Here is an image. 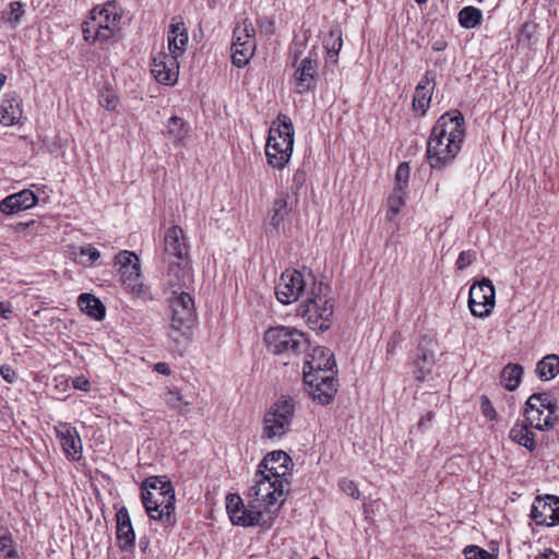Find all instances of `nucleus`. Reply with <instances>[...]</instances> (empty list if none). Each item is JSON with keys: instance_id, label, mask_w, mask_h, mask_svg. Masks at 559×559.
Masks as SVG:
<instances>
[{"instance_id": "nucleus-31", "label": "nucleus", "mask_w": 559, "mask_h": 559, "mask_svg": "<svg viewBox=\"0 0 559 559\" xmlns=\"http://www.w3.org/2000/svg\"><path fill=\"white\" fill-rule=\"evenodd\" d=\"M527 421H516L510 429L509 437L515 443L526 448L530 451H534L536 442L534 433L530 429Z\"/></svg>"}, {"instance_id": "nucleus-28", "label": "nucleus", "mask_w": 559, "mask_h": 559, "mask_svg": "<svg viewBox=\"0 0 559 559\" xmlns=\"http://www.w3.org/2000/svg\"><path fill=\"white\" fill-rule=\"evenodd\" d=\"M22 100L15 92L4 95L0 104V123L13 126L22 118Z\"/></svg>"}, {"instance_id": "nucleus-18", "label": "nucleus", "mask_w": 559, "mask_h": 559, "mask_svg": "<svg viewBox=\"0 0 559 559\" xmlns=\"http://www.w3.org/2000/svg\"><path fill=\"white\" fill-rule=\"evenodd\" d=\"M166 283L171 294L185 292L193 284L190 260H169Z\"/></svg>"}, {"instance_id": "nucleus-5", "label": "nucleus", "mask_w": 559, "mask_h": 559, "mask_svg": "<svg viewBox=\"0 0 559 559\" xmlns=\"http://www.w3.org/2000/svg\"><path fill=\"white\" fill-rule=\"evenodd\" d=\"M333 298L330 287L319 282L308 294V297L300 301L298 314H300L312 330L325 331L330 328L333 317Z\"/></svg>"}, {"instance_id": "nucleus-60", "label": "nucleus", "mask_w": 559, "mask_h": 559, "mask_svg": "<svg viewBox=\"0 0 559 559\" xmlns=\"http://www.w3.org/2000/svg\"><path fill=\"white\" fill-rule=\"evenodd\" d=\"M443 47H444V45H443V44H441V43H436V45L433 46V49H435V50H441V49H443Z\"/></svg>"}, {"instance_id": "nucleus-33", "label": "nucleus", "mask_w": 559, "mask_h": 559, "mask_svg": "<svg viewBox=\"0 0 559 559\" xmlns=\"http://www.w3.org/2000/svg\"><path fill=\"white\" fill-rule=\"evenodd\" d=\"M536 374L542 381H549L559 373V356L549 354L536 365Z\"/></svg>"}, {"instance_id": "nucleus-55", "label": "nucleus", "mask_w": 559, "mask_h": 559, "mask_svg": "<svg viewBox=\"0 0 559 559\" xmlns=\"http://www.w3.org/2000/svg\"><path fill=\"white\" fill-rule=\"evenodd\" d=\"M154 370L160 374L169 376L170 368L166 362H157L154 365Z\"/></svg>"}, {"instance_id": "nucleus-47", "label": "nucleus", "mask_w": 559, "mask_h": 559, "mask_svg": "<svg viewBox=\"0 0 559 559\" xmlns=\"http://www.w3.org/2000/svg\"><path fill=\"white\" fill-rule=\"evenodd\" d=\"M80 255L87 257L86 264L93 265L100 258V252L92 245H87L80 248Z\"/></svg>"}, {"instance_id": "nucleus-7", "label": "nucleus", "mask_w": 559, "mask_h": 559, "mask_svg": "<svg viewBox=\"0 0 559 559\" xmlns=\"http://www.w3.org/2000/svg\"><path fill=\"white\" fill-rule=\"evenodd\" d=\"M316 285H319V282L311 273L302 274L297 270H286L276 283L275 295L281 304L289 305L306 299Z\"/></svg>"}, {"instance_id": "nucleus-12", "label": "nucleus", "mask_w": 559, "mask_h": 559, "mask_svg": "<svg viewBox=\"0 0 559 559\" xmlns=\"http://www.w3.org/2000/svg\"><path fill=\"white\" fill-rule=\"evenodd\" d=\"M496 302V292L492 282L484 277L479 282H475L468 294V308L473 316L478 318L488 317Z\"/></svg>"}, {"instance_id": "nucleus-13", "label": "nucleus", "mask_w": 559, "mask_h": 559, "mask_svg": "<svg viewBox=\"0 0 559 559\" xmlns=\"http://www.w3.org/2000/svg\"><path fill=\"white\" fill-rule=\"evenodd\" d=\"M288 486L282 481H275V479L269 476L255 473L254 485L249 488L248 497L252 500L251 502H264L269 508L274 506L284 496L285 487Z\"/></svg>"}, {"instance_id": "nucleus-4", "label": "nucleus", "mask_w": 559, "mask_h": 559, "mask_svg": "<svg viewBox=\"0 0 559 559\" xmlns=\"http://www.w3.org/2000/svg\"><path fill=\"white\" fill-rule=\"evenodd\" d=\"M294 124L286 115H278L272 122L265 144L267 163L283 169L290 160L294 148Z\"/></svg>"}, {"instance_id": "nucleus-9", "label": "nucleus", "mask_w": 559, "mask_h": 559, "mask_svg": "<svg viewBox=\"0 0 559 559\" xmlns=\"http://www.w3.org/2000/svg\"><path fill=\"white\" fill-rule=\"evenodd\" d=\"M171 295L169 298L171 318L168 335L177 342V336L187 337L189 335L195 323L197 312L194 300L189 293L180 292Z\"/></svg>"}, {"instance_id": "nucleus-19", "label": "nucleus", "mask_w": 559, "mask_h": 559, "mask_svg": "<svg viewBox=\"0 0 559 559\" xmlns=\"http://www.w3.org/2000/svg\"><path fill=\"white\" fill-rule=\"evenodd\" d=\"M175 53L158 52L152 60L151 72L157 82L174 85L178 80L179 63Z\"/></svg>"}, {"instance_id": "nucleus-24", "label": "nucleus", "mask_w": 559, "mask_h": 559, "mask_svg": "<svg viewBox=\"0 0 559 559\" xmlns=\"http://www.w3.org/2000/svg\"><path fill=\"white\" fill-rule=\"evenodd\" d=\"M335 367L336 362L333 353L326 347L317 346L307 355L304 362L302 373L305 371H312L316 373L335 372Z\"/></svg>"}, {"instance_id": "nucleus-10", "label": "nucleus", "mask_w": 559, "mask_h": 559, "mask_svg": "<svg viewBox=\"0 0 559 559\" xmlns=\"http://www.w3.org/2000/svg\"><path fill=\"white\" fill-rule=\"evenodd\" d=\"M525 421L537 430L552 429L559 421L557 404L548 393L532 394L524 408Z\"/></svg>"}, {"instance_id": "nucleus-49", "label": "nucleus", "mask_w": 559, "mask_h": 559, "mask_svg": "<svg viewBox=\"0 0 559 559\" xmlns=\"http://www.w3.org/2000/svg\"><path fill=\"white\" fill-rule=\"evenodd\" d=\"M474 260H475V252H473L471 250H466V251H462L459 254L455 264L459 270H463V269L467 267L468 265H471Z\"/></svg>"}, {"instance_id": "nucleus-15", "label": "nucleus", "mask_w": 559, "mask_h": 559, "mask_svg": "<svg viewBox=\"0 0 559 559\" xmlns=\"http://www.w3.org/2000/svg\"><path fill=\"white\" fill-rule=\"evenodd\" d=\"M335 372L316 373L312 371L304 372V381L308 386L309 394L320 404H329L334 397L337 389L334 379Z\"/></svg>"}, {"instance_id": "nucleus-3", "label": "nucleus", "mask_w": 559, "mask_h": 559, "mask_svg": "<svg viewBox=\"0 0 559 559\" xmlns=\"http://www.w3.org/2000/svg\"><path fill=\"white\" fill-rule=\"evenodd\" d=\"M121 11L115 1H107L102 7L91 10L88 19L82 24L86 41H108L120 31Z\"/></svg>"}, {"instance_id": "nucleus-42", "label": "nucleus", "mask_w": 559, "mask_h": 559, "mask_svg": "<svg viewBox=\"0 0 559 559\" xmlns=\"http://www.w3.org/2000/svg\"><path fill=\"white\" fill-rule=\"evenodd\" d=\"M306 46H307V36L304 35L302 38H300L299 36H296L290 48H289V53H290V57L293 58L294 62H299L300 59H301V56L306 49Z\"/></svg>"}, {"instance_id": "nucleus-39", "label": "nucleus", "mask_w": 559, "mask_h": 559, "mask_svg": "<svg viewBox=\"0 0 559 559\" xmlns=\"http://www.w3.org/2000/svg\"><path fill=\"white\" fill-rule=\"evenodd\" d=\"M343 45L342 34L338 29H332L324 40V47L330 57L337 56Z\"/></svg>"}, {"instance_id": "nucleus-45", "label": "nucleus", "mask_w": 559, "mask_h": 559, "mask_svg": "<svg viewBox=\"0 0 559 559\" xmlns=\"http://www.w3.org/2000/svg\"><path fill=\"white\" fill-rule=\"evenodd\" d=\"M464 555L466 559H495L493 555L475 545L467 546Z\"/></svg>"}, {"instance_id": "nucleus-25", "label": "nucleus", "mask_w": 559, "mask_h": 559, "mask_svg": "<svg viewBox=\"0 0 559 559\" xmlns=\"http://www.w3.org/2000/svg\"><path fill=\"white\" fill-rule=\"evenodd\" d=\"M37 202V195L32 190L24 189L1 200L0 211L3 214L12 215L35 206Z\"/></svg>"}, {"instance_id": "nucleus-32", "label": "nucleus", "mask_w": 559, "mask_h": 559, "mask_svg": "<svg viewBox=\"0 0 559 559\" xmlns=\"http://www.w3.org/2000/svg\"><path fill=\"white\" fill-rule=\"evenodd\" d=\"M78 306L83 312L95 320H103L105 318L106 308L94 295L81 294L78 298Z\"/></svg>"}, {"instance_id": "nucleus-48", "label": "nucleus", "mask_w": 559, "mask_h": 559, "mask_svg": "<svg viewBox=\"0 0 559 559\" xmlns=\"http://www.w3.org/2000/svg\"><path fill=\"white\" fill-rule=\"evenodd\" d=\"M24 10L21 2L14 1L10 3V12L8 15V22L11 24H15L20 21L21 16L23 15Z\"/></svg>"}, {"instance_id": "nucleus-35", "label": "nucleus", "mask_w": 559, "mask_h": 559, "mask_svg": "<svg viewBox=\"0 0 559 559\" xmlns=\"http://www.w3.org/2000/svg\"><path fill=\"white\" fill-rule=\"evenodd\" d=\"M188 127L181 118L177 116L169 118L166 127V134L175 145H181L183 143V140L188 135Z\"/></svg>"}, {"instance_id": "nucleus-34", "label": "nucleus", "mask_w": 559, "mask_h": 559, "mask_svg": "<svg viewBox=\"0 0 559 559\" xmlns=\"http://www.w3.org/2000/svg\"><path fill=\"white\" fill-rule=\"evenodd\" d=\"M523 376V367L519 364H508L501 371V384L508 391H514L519 388Z\"/></svg>"}, {"instance_id": "nucleus-20", "label": "nucleus", "mask_w": 559, "mask_h": 559, "mask_svg": "<svg viewBox=\"0 0 559 559\" xmlns=\"http://www.w3.org/2000/svg\"><path fill=\"white\" fill-rule=\"evenodd\" d=\"M56 436L68 460L79 461L82 457V440L74 427L68 423L55 426Z\"/></svg>"}, {"instance_id": "nucleus-56", "label": "nucleus", "mask_w": 559, "mask_h": 559, "mask_svg": "<svg viewBox=\"0 0 559 559\" xmlns=\"http://www.w3.org/2000/svg\"><path fill=\"white\" fill-rule=\"evenodd\" d=\"M536 559H559V556L555 551L548 550L544 554L538 555Z\"/></svg>"}, {"instance_id": "nucleus-52", "label": "nucleus", "mask_w": 559, "mask_h": 559, "mask_svg": "<svg viewBox=\"0 0 559 559\" xmlns=\"http://www.w3.org/2000/svg\"><path fill=\"white\" fill-rule=\"evenodd\" d=\"M307 174L304 169H297L293 175V189L298 191L306 182Z\"/></svg>"}, {"instance_id": "nucleus-1", "label": "nucleus", "mask_w": 559, "mask_h": 559, "mask_svg": "<svg viewBox=\"0 0 559 559\" xmlns=\"http://www.w3.org/2000/svg\"><path fill=\"white\" fill-rule=\"evenodd\" d=\"M465 138L464 117L459 110L443 114L431 129L427 143V158L431 168L452 164Z\"/></svg>"}, {"instance_id": "nucleus-43", "label": "nucleus", "mask_w": 559, "mask_h": 559, "mask_svg": "<svg viewBox=\"0 0 559 559\" xmlns=\"http://www.w3.org/2000/svg\"><path fill=\"white\" fill-rule=\"evenodd\" d=\"M165 402L174 409L181 411L183 405H189V402L183 401L182 395L176 390H168L165 394Z\"/></svg>"}, {"instance_id": "nucleus-51", "label": "nucleus", "mask_w": 559, "mask_h": 559, "mask_svg": "<svg viewBox=\"0 0 559 559\" xmlns=\"http://www.w3.org/2000/svg\"><path fill=\"white\" fill-rule=\"evenodd\" d=\"M0 374L8 383H14L17 379L15 370L9 365H3L0 367Z\"/></svg>"}, {"instance_id": "nucleus-11", "label": "nucleus", "mask_w": 559, "mask_h": 559, "mask_svg": "<svg viewBox=\"0 0 559 559\" xmlns=\"http://www.w3.org/2000/svg\"><path fill=\"white\" fill-rule=\"evenodd\" d=\"M255 29L253 24L245 19L236 25L231 41V61L237 68L245 67L254 55Z\"/></svg>"}, {"instance_id": "nucleus-23", "label": "nucleus", "mask_w": 559, "mask_h": 559, "mask_svg": "<svg viewBox=\"0 0 559 559\" xmlns=\"http://www.w3.org/2000/svg\"><path fill=\"white\" fill-rule=\"evenodd\" d=\"M164 252L171 260H190L189 245L185 231L179 226L169 227L164 236Z\"/></svg>"}, {"instance_id": "nucleus-59", "label": "nucleus", "mask_w": 559, "mask_h": 559, "mask_svg": "<svg viewBox=\"0 0 559 559\" xmlns=\"http://www.w3.org/2000/svg\"><path fill=\"white\" fill-rule=\"evenodd\" d=\"M0 543L2 545V547H7L9 543H11V539L9 537H2L0 538Z\"/></svg>"}, {"instance_id": "nucleus-2", "label": "nucleus", "mask_w": 559, "mask_h": 559, "mask_svg": "<svg viewBox=\"0 0 559 559\" xmlns=\"http://www.w3.org/2000/svg\"><path fill=\"white\" fill-rule=\"evenodd\" d=\"M142 503L152 520H157L165 526H174L177 522L175 514V490L165 476L147 477L141 486Z\"/></svg>"}, {"instance_id": "nucleus-58", "label": "nucleus", "mask_w": 559, "mask_h": 559, "mask_svg": "<svg viewBox=\"0 0 559 559\" xmlns=\"http://www.w3.org/2000/svg\"><path fill=\"white\" fill-rule=\"evenodd\" d=\"M435 414L429 412L426 416L421 417L418 425L424 426L426 421H430L433 418Z\"/></svg>"}, {"instance_id": "nucleus-46", "label": "nucleus", "mask_w": 559, "mask_h": 559, "mask_svg": "<svg viewBox=\"0 0 559 559\" xmlns=\"http://www.w3.org/2000/svg\"><path fill=\"white\" fill-rule=\"evenodd\" d=\"M138 277L139 276H136L134 280L129 278L128 287L135 296L144 299L150 298V289L145 285L140 283Z\"/></svg>"}, {"instance_id": "nucleus-40", "label": "nucleus", "mask_w": 559, "mask_h": 559, "mask_svg": "<svg viewBox=\"0 0 559 559\" xmlns=\"http://www.w3.org/2000/svg\"><path fill=\"white\" fill-rule=\"evenodd\" d=\"M99 105L106 110H115L119 99L111 87H104L98 95Z\"/></svg>"}, {"instance_id": "nucleus-22", "label": "nucleus", "mask_w": 559, "mask_h": 559, "mask_svg": "<svg viewBox=\"0 0 559 559\" xmlns=\"http://www.w3.org/2000/svg\"><path fill=\"white\" fill-rule=\"evenodd\" d=\"M435 87L436 73L433 71H426L415 87L412 102V108L419 117H424L427 114Z\"/></svg>"}, {"instance_id": "nucleus-61", "label": "nucleus", "mask_w": 559, "mask_h": 559, "mask_svg": "<svg viewBox=\"0 0 559 559\" xmlns=\"http://www.w3.org/2000/svg\"><path fill=\"white\" fill-rule=\"evenodd\" d=\"M8 557H12V558H15L16 557V552L14 550H9L8 554H7Z\"/></svg>"}, {"instance_id": "nucleus-8", "label": "nucleus", "mask_w": 559, "mask_h": 559, "mask_svg": "<svg viewBox=\"0 0 559 559\" xmlns=\"http://www.w3.org/2000/svg\"><path fill=\"white\" fill-rule=\"evenodd\" d=\"M264 342L274 355H294L306 350L310 341L301 331L292 328L277 325L266 330Z\"/></svg>"}, {"instance_id": "nucleus-37", "label": "nucleus", "mask_w": 559, "mask_h": 559, "mask_svg": "<svg viewBox=\"0 0 559 559\" xmlns=\"http://www.w3.org/2000/svg\"><path fill=\"white\" fill-rule=\"evenodd\" d=\"M405 191L394 189L392 194L388 199V213L386 217L389 221H393L394 217L400 213L401 209L405 204Z\"/></svg>"}, {"instance_id": "nucleus-63", "label": "nucleus", "mask_w": 559, "mask_h": 559, "mask_svg": "<svg viewBox=\"0 0 559 559\" xmlns=\"http://www.w3.org/2000/svg\"><path fill=\"white\" fill-rule=\"evenodd\" d=\"M311 559H319L318 557H312Z\"/></svg>"}, {"instance_id": "nucleus-57", "label": "nucleus", "mask_w": 559, "mask_h": 559, "mask_svg": "<svg viewBox=\"0 0 559 559\" xmlns=\"http://www.w3.org/2000/svg\"><path fill=\"white\" fill-rule=\"evenodd\" d=\"M397 341L395 338H392L386 346V353L392 354L396 347Z\"/></svg>"}, {"instance_id": "nucleus-38", "label": "nucleus", "mask_w": 559, "mask_h": 559, "mask_svg": "<svg viewBox=\"0 0 559 559\" xmlns=\"http://www.w3.org/2000/svg\"><path fill=\"white\" fill-rule=\"evenodd\" d=\"M116 263L127 271L131 269V275L134 273L135 276H139L140 267L138 257L133 252L127 250L121 251L116 255Z\"/></svg>"}, {"instance_id": "nucleus-29", "label": "nucleus", "mask_w": 559, "mask_h": 559, "mask_svg": "<svg viewBox=\"0 0 559 559\" xmlns=\"http://www.w3.org/2000/svg\"><path fill=\"white\" fill-rule=\"evenodd\" d=\"M289 212L288 194L282 192L274 199L269 211V225L278 231Z\"/></svg>"}, {"instance_id": "nucleus-53", "label": "nucleus", "mask_w": 559, "mask_h": 559, "mask_svg": "<svg viewBox=\"0 0 559 559\" xmlns=\"http://www.w3.org/2000/svg\"><path fill=\"white\" fill-rule=\"evenodd\" d=\"M73 388L81 391H88L91 388L90 381L84 377H75L72 380Z\"/></svg>"}, {"instance_id": "nucleus-16", "label": "nucleus", "mask_w": 559, "mask_h": 559, "mask_svg": "<svg viewBox=\"0 0 559 559\" xmlns=\"http://www.w3.org/2000/svg\"><path fill=\"white\" fill-rule=\"evenodd\" d=\"M226 510L234 524L245 527L257 525L262 516V512L255 506L250 504L249 509L246 508L240 496L236 493L227 495Z\"/></svg>"}, {"instance_id": "nucleus-21", "label": "nucleus", "mask_w": 559, "mask_h": 559, "mask_svg": "<svg viewBox=\"0 0 559 559\" xmlns=\"http://www.w3.org/2000/svg\"><path fill=\"white\" fill-rule=\"evenodd\" d=\"M295 68L294 79L296 91L299 94L309 92L316 87L319 62L311 57H305L299 62H293Z\"/></svg>"}, {"instance_id": "nucleus-44", "label": "nucleus", "mask_w": 559, "mask_h": 559, "mask_svg": "<svg viewBox=\"0 0 559 559\" xmlns=\"http://www.w3.org/2000/svg\"><path fill=\"white\" fill-rule=\"evenodd\" d=\"M338 487L340 489L352 497L353 499L357 500L360 497L359 489L357 488V485L352 479H348L346 477H343L338 480Z\"/></svg>"}, {"instance_id": "nucleus-30", "label": "nucleus", "mask_w": 559, "mask_h": 559, "mask_svg": "<svg viewBox=\"0 0 559 559\" xmlns=\"http://www.w3.org/2000/svg\"><path fill=\"white\" fill-rule=\"evenodd\" d=\"M433 365V352L419 344L417 347L416 358L414 360V374L416 379L419 381L424 380L426 376L431 372Z\"/></svg>"}, {"instance_id": "nucleus-41", "label": "nucleus", "mask_w": 559, "mask_h": 559, "mask_svg": "<svg viewBox=\"0 0 559 559\" xmlns=\"http://www.w3.org/2000/svg\"><path fill=\"white\" fill-rule=\"evenodd\" d=\"M411 175V168L408 166V163L404 162L401 163L397 167L396 174H395V187L394 189H400L402 191H405L408 185Z\"/></svg>"}, {"instance_id": "nucleus-27", "label": "nucleus", "mask_w": 559, "mask_h": 559, "mask_svg": "<svg viewBox=\"0 0 559 559\" xmlns=\"http://www.w3.org/2000/svg\"><path fill=\"white\" fill-rule=\"evenodd\" d=\"M188 38V29L182 19L180 16L174 17L167 33L169 52L181 56L185 52Z\"/></svg>"}, {"instance_id": "nucleus-62", "label": "nucleus", "mask_w": 559, "mask_h": 559, "mask_svg": "<svg viewBox=\"0 0 559 559\" xmlns=\"http://www.w3.org/2000/svg\"><path fill=\"white\" fill-rule=\"evenodd\" d=\"M418 4H423V3H426L427 0H415Z\"/></svg>"}, {"instance_id": "nucleus-6", "label": "nucleus", "mask_w": 559, "mask_h": 559, "mask_svg": "<svg viewBox=\"0 0 559 559\" xmlns=\"http://www.w3.org/2000/svg\"><path fill=\"white\" fill-rule=\"evenodd\" d=\"M295 400L282 395L266 411L263 417L262 439L275 440L283 438L289 430L295 416Z\"/></svg>"}, {"instance_id": "nucleus-17", "label": "nucleus", "mask_w": 559, "mask_h": 559, "mask_svg": "<svg viewBox=\"0 0 559 559\" xmlns=\"http://www.w3.org/2000/svg\"><path fill=\"white\" fill-rule=\"evenodd\" d=\"M531 518L536 525L555 526L559 524V498L547 495L536 497L531 510Z\"/></svg>"}, {"instance_id": "nucleus-14", "label": "nucleus", "mask_w": 559, "mask_h": 559, "mask_svg": "<svg viewBox=\"0 0 559 559\" xmlns=\"http://www.w3.org/2000/svg\"><path fill=\"white\" fill-rule=\"evenodd\" d=\"M292 465V459L284 451H273L264 456L257 473L289 485Z\"/></svg>"}, {"instance_id": "nucleus-26", "label": "nucleus", "mask_w": 559, "mask_h": 559, "mask_svg": "<svg viewBox=\"0 0 559 559\" xmlns=\"http://www.w3.org/2000/svg\"><path fill=\"white\" fill-rule=\"evenodd\" d=\"M118 547L122 551H131L135 544V533L126 507H121L116 513Z\"/></svg>"}, {"instance_id": "nucleus-36", "label": "nucleus", "mask_w": 559, "mask_h": 559, "mask_svg": "<svg viewBox=\"0 0 559 559\" xmlns=\"http://www.w3.org/2000/svg\"><path fill=\"white\" fill-rule=\"evenodd\" d=\"M481 11L475 7H465L459 12V22L464 28H474L481 23Z\"/></svg>"}, {"instance_id": "nucleus-54", "label": "nucleus", "mask_w": 559, "mask_h": 559, "mask_svg": "<svg viewBox=\"0 0 559 559\" xmlns=\"http://www.w3.org/2000/svg\"><path fill=\"white\" fill-rule=\"evenodd\" d=\"M13 309L9 301H0V317L3 319H10L12 316Z\"/></svg>"}, {"instance_id": "nucleus-50", "label": "nucleus", "mask_w": 559, "mask_h": 559, "mask_svg": "<svg viewBox=\"0 0 559 559\" xmlns=\"http://www.w3.org/2000/svg\"><path fill=\"white\" fill-rule=\"evenodd\" d=\"M480 407L485 417L493 419L496 417V411L487 396L480 397Z\"/></svg>"}]
</instances>
